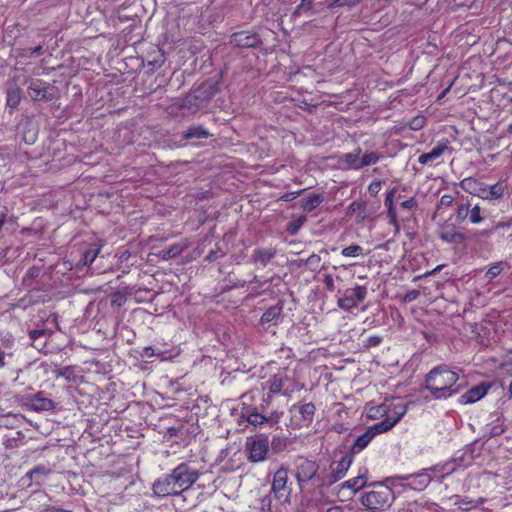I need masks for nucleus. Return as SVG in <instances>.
Masks as SVG:
<instances>
[{
    "mask_svg": "<svg viewBox=\"0 0 512 512\" xmlns=\"http://www.w3.org/2000/svg\"><path fill=\"white\" fill-rule=\"evenodd\" d=\"M458 380L457 372L446 365H440L426 375L424 390L428 391L434 399H447L459 392L458 388L453 389Z\"/></svg>",
    "mask_w": 512,
    "mask_h": 512,
    "instance_id": "nucleus-1",
    "label": "nucleus"
},
{
    "mask_svg": "<svg viewBox=\"0 0 512 512\" xmlns=\"http://www.w3.org/2000/svg\"><path fill=\"white\" fill-rule=\"evenodd\" d=\"M302 388L303 384L297 380L296 371L288 367L279 369L263 383V390L268 391V397L275 394L290 396Z\"/></svg>",
    "mask_w": 512,
    "mask_h": 512,
    "instance_id": "nucleus-2",
    "label": "nucleus"
},
{
    "mask_svg": "<svg viewBox=\"0 0 512 512\" xmlns=\"http://www.w3.org/2000/svg\"><path fill=\"white\" fill-rule=\"evenodd\" d=\"M360 501L370 512H383L392 505L394 494L387 485L376 483L362 494Z\"/></svg>",
    "mask_w": 512,
    "mask_h": 512,
    "instance_id": "nucleus-3",
    "label": "nucleus"
},
{
    "mask_svg": "<svg viewBox=\"0 0 512 512\" xmlns=\"http://www.w3.org/2000/svg\"><path fill=\"white\" fill-rule=\"evenodd\" d=\"M384 408L383 420L375 423L383 433L391 430L407 412L406 404L400 400L386 401L384 402Z\"/></svg>",
    "mask_w": 512,
    "mask_h": 512,
    "instance_id": "nucleus-4",
    "label": "nucleus"
},
{
    "mask_svg": "<svg viewBox=\"0 0 512 512\" xmlns=\"http://www.w3.org/2000/svg\"><path fill=\"white\" fill-rule=\"evenodd\" d=\"M352 463L353 456L346 454L339 461L332 462L329 467V472L319 474L317 479L322 486H331L346 476Z\"/></svg>",
    "mask_w": 512,
    "mask_h": 512,
    "instance_id": "nucleus-5",
    "label": "nucleus"
},
{
    "mask_svg": "<svg viewBox=\"0 0 512 512\" xmlns=\"http://www.w3.org/2000/svg\"><path fill=\"white\" fill-rule=\"evenodd\" d=\"M171 473L180 493L188 490L199 478V472L189 464L182 462Z\"/></svg>",
    "mask_w": 512,
    "mask_h": 512,
    "instance_id": "nucleus-6",
    "label": "nucleus"
},
{
    "mask_svg": "<svg viewBox=\"0 0 512 512\" xmlns=\"http://www.w3.org/2000/svg\"><path fill=\"white\" fill-rule=\"evenodd\" d=\"M248 459L251 462H262L269 450V439L264 435H256L247 439L245 444Z\"/></svg>",
    "mask_w": 512,
    "mask_h": 512,
    "instance_id": "nucleus-7",
    "label": "nucleus"
},
{
    "mask_svg": "<svg viewBox=\"0 0 512 512\" xmlns=\"http://www.w3.org/2000/svg\"><path fill=\"white\" fill-rule=\"evenodd\" d=\"M436 469L437 467L433 469H424L419 473L393 477L392 480L404 481L405 483L401 484L403 487L410 488L416 491H422L433 480L430 471H435Z\"/></svg>",
    "mask_w": 512,
    "mask_h": 512,
    "instance_id": "nucleus-8",
    "label": "nucleus"
},
{
    "mask_svg": "<svg viewBox=\"0 0 512 512\" xmlns=\"http://www.w3.org/2000/svg\"><path fill=\"white\" fill-rule=\"evenodd\" d=\"M271 491L280 502L286 503L289 501L291 488L288 486V472L286 469L280 468L275 472Z\"/></svg>",
    "mask_w": 512,
    "mask_h": 512,
    "instance_id": "nucleus-9",
    "label": "nucleus"
},
{
    "mask_svg": "<svg viewBox=\"0 0 512 512\" xmlns=\"http://www.w3.org/2000/svg\"><path fill=\"white\" fill-rule=\"evenodd\" d=\"M152 490L158 497L177 496L181 494L172 473L157 479L153 483Z\"/></svg>",
    "mask_w": 512,
    "mask_h": 512,
    "instance_id": "nucleus-10",
    "label": "nucleus"
},
{
    "mask_svg": "<svg viewBox=\"0 0 512 512\" xmlns=\"http://www.w3.org/2000/svg\"><path fill=\"white\" fill-rule=\"evenodd\" d=\"M382 433L383 432L380 431V429L375 424L369 426L363 434L359 435L355 439L353 445L351 446L349 455L353 456L359 454L371 443L375 436Z\"/></svg>",
    "mask_w": 512,
    "mask_h": 512,
    "instance_id": "nucleus-11",
    "label": "nucleus"
},
{
    "mask_svg": "<svg viewBox=\"0 0 512 512\" xmlns=\"http://www.w3.org/2000/svg\"><path fill=\"white\" fill-rule=\"evenodd\" d=\"M318 464L315 461L300 458L297 461L296 478L299 482H307L316 476Z\"/></svg>",
    "mask_w": 512,
    "mask_h": 512,
    "instance_id": "nucleus-12",
    "label": "nucleus"
},
{
    "mask_svg": "<svg viewBox=\"0 0 512 512\" xmlns=\"http://www.w3.org/2000/svg\"><path fill=\"white\" fill-rule=\"evenodd\" d=\"M230 43L237 47H255L259 43V37L255 33L241 31L231 36Z\"/></svg>",
    "mask_w": 512,
    "mask_h": 512,
    "instance_id": "nucleus-13",
    "label": "nucleus"
},
{
    "mask_svg": "<svg viewBox=\"0 0 512 512\" xmlns=\"http://www.w3.org/2000/svg\"><path fill=\"white\" fill-rule=\"evenodd\" d=\"M449 149V142L447 140L438 142L430 152L423 153L418 157V163L426 165L432 161L440 158Z\"/></svg>",
    "mask_w": 512,
    "mask_h": 512,
    "instance_id": "nucleus-14",
    "label": "nucleus"
},
{
    "mask_svg": "<svg viewBox=\"0 0 512 512\" xmlns=\"http://www.w3.org/2000/svg\"><path fill=\"white\" fill-rule=\"evenodd\" d=\"M459 186L470 195L477 196L481 199L485 191V183L473 177L464 178L460 181Z\"/></svg>",
    "mask_w": 512,
    "mask_h": 512,
    "instance_id": "nucleus-15",
    "label": "nucleus"
},
{
    "mask_svg": "<svg viewBox=\"0 0 512 512\" xmlns=\"http://www.w3.org/2000/svg\"><path fill=\"white\" fill-rule=\"evenodd\" d=\"M48 86L46 83L41 80L31 81L29 86L27 87V93L29 97L34 101H43L49 98L48 96Z\"/></svg>",
    "mask_w": 512,
    "mask_h": 512,
    "instance_id": "nucleus-16",
    "label": "nucleus"
},
{
    "mask_svg": "<svg viewBox=\"0 0 512 512\" xmlns=\"http://www.w3.org/2000/svg\"><path fill=\"white\" fill-rule=\"evenodd\" d=\"M282 315V306L275 305L268 308L260 319V324L262 326H276L279 324Z\"/></svg>",
    "mask_w": 512,
    "mask_h": 512,
    "instance_id": "nucleus-17",
    "label": "nucleus"
},
{
    "mask_svg": "<svg viewBox=\"0 0 512 512\" xmlns=\"http://www.w3.org/2000/svg\"><path fill=\"white\" fill-rule=\"evenodd\" d=\"M439 238L447 243H461L464 235L456 230L453 225L442 226L438 232Z\"/></svg>",
    "mask_w": 512,
    "mask_h": 512,
    "instance_id": "nucleus-18",
    "label": "nucleus"
},
{
    "mask_svg": "<svg viewBox=\"0 0 512 512\" xmlns=\"http://www.w3.org/2000/svg\"><path fill=\"white\" fill-rule=\"evenodd\" d=\"M506 191V185L502 182H497L493 185L485 184V191L482 196L483 200L493 201L503 198Z\"/></svg>",
    "mask_w": 512,
    "mask_h": 512,
    "instance_id": "nucleus-19",
    "label": "nucleus"
},
{
    "mask_svg": "<svg viewBox=\"0 0 512 512\" xmlns=\"http://www.w3.org/2000/svg\"><path fill=\"white\" fill-rule=\"evenodd\" d=\"M487 393L483 386H475L460 396L459 402L463 405L472 404L482 399Z\"/></svg>",
    "mask_w": 512,
    "mask_h": 512,
    "instance_id": "nucleus-20",
    "label": "nucleus"
},
{
    "mask_svg": "<svg viewBox=\"0 0 512 512\" xmlns=\"http://www.w3.org/2000/svg\"><path fill=\"white\" fill-rule=\"evenodd\" d=\"M189 247V242L184 240L179 243H175L171 245L168 249L162 250L159 253V256L163 260H170L179 256L183 251H185Z\"/></svg>",
    "mask_w": 512,
    "mask_h": 512,
    "instance_id": "nucleus-21",
    "label": "nucleus"
},
{
    "mask_svg": "<svg viewBox=\"0 0 512 512\" xmlns=\"http://www.w3.org/2000/svg\"><path fill=\"white\" fill-rule=\"evenodd\" d=\"M367 469H364L357 477H353L342 484L343 488L351 489L353 492H357L365 487L368 477Z\"/></svg>",
    "mask_w": 512,
    "mask_h": 512,
    "instance_id": "nucleus-22",
    "label": "nucleus"
},
{
    "mask_svg": "<svg viewBox=\"0 0 512 512\" xmlns=\"http://www.w3.org/2000/svg\"><path fill=\"white\" fill-rule=\"evenodd\" d=\"M22 99V90L16 84L11 85L6 93V105L9 108L15 109L19 106Z\"/></svg>",
    "mask_w": 512,
    "mask_h": 512,
    "instance_id": "nucleus-23",
    "label": "nucleus"
},
{
    "mask_svg": "<svg viewBox=\"0 0 512 512\" xmlns=\"http://www.w3.org/2000/svg\"><path fill=\"white\" fill-rule=\"evenodd\" d=\"M505 431V425H504V418L496 414L494 415V419H492L487 425H486V433L491 436H499Z\"/></svg>",
    "mask_w": 512,
    "mask_h": 512,
    "instance_id": "nucleus-24",
    "label": "nucleus"
},
{
    "mask_svg": "<svg viewBox=\"0 0 512 512\" xmlns=\"http://www.w3.org/2000/svg\"><path fill=\"white\" fill-rule=\"evenodd\" d=\"M49 474L50 469L39 465L28 471L26 473V477H28L31 481H34L37 485H41Z\"/></svg>",
    "mask_w": 512,
    "mask_h": 512,
    "instance_id": "nucleus-25",
    "label": "nucleus"
},
{
    "mask_svg": "<svg viewBox=\"0 0 512 512\" xmlns=\"http://www.w3.org/2000/svg\"><path fill=\"white\" fill-rule=\"evenodd\" d=\"M274 256V250L259 248L254 251L252 255V260L255 263H259L261 266H266Z\"/></svg>",
    "mask_w": 512,
    "mask_h": 512,
    "instance_id": "nucleus-26",
    "label": "nucleus"
},
{
    "mask_svg": "<svg viewBox=\"0 0 512 512\" xmlns=\"http://www.w3.org/2000/svg\"><path fill=\"white\" fill-rule=\"evenodd\" d=\"M315 410V405L311 402L298 407V412L301 415V425L307 426L312 422Z\"/></svg>",
    "mask_w": 512,
    "mask_h": 512,
    "instance_id": "nucleus-27",
    "label": "nucleus"
},
{
    "mask_svg": "<svg viewBox=\"0 0 512 512\" xmlns=\"http://www.w3.org/2000/svg\"><path fill=\"white\" fill-rule=\"evenodd\" d=\"M31 407L36 411H48L54 408V403L51 399L37 394L31 399Z\"/></svg>",
    "mask_w": 512,
    "mask_h": 512,
    "instance_id": "nucleus-28",
    "label": "nucleus"
},
{
    "mask_svg": "<svg viewBox=\"0 0 512 512\" xmlns=\"http://www.w3.org/2000/svg\"><path fill=\"white\" fill-rule=\"evenodd\" d=\"M324 200L321 194H312L301 202V207L305 212H311L316 209Z\"/></svg>",
    "mask_w": 512,
    "mask_h": 512,
    "instance_id": "nucleus-29",
    "label": "nucleus"
},
{
    "mask_svg": "<svg viewBox=\"0 0 512 512\" xmlns=\"http://www.w3.org/2000/svg\"><path fill=\"white\" fill-rule=\"evenodd\" d=\"M242 415L246 417L248 423H250L253 426L263 425L267 423V417L257 412L255 409H247L246 412L242 413Z\"/></svg>",
    "mask_w": 512,
    "mask_h": 512,
    "instance_id": "nucleus-30",
    "label": "nucleus"
},
{
    "mask_svg": "<svg viewBox=\"0 0 512 512\" xmlns=\"http://www.w3.org/2000/svg\"><path fill=\"white\" fill-rule=\"evenodd\" d=\"M358 301L354 298V295L350 290H346L342 297L338 299V306L343 310L349 311L354 307H357Z\"/></svg>",
    "mask_w": 512,
    "mask_h": 512,
    "instance_id": "nucleus-31",
    "label": "nucleus"
},
{
    "mask_svg": "<svg viewBox=\"0 0 512 512\" xmlns=\"http://www.w3.org/2000/svg\"><path fill=\"white\" fill-rule=\"evenodd\" d=\"M364 207L365 203L363 201H354L348 206L347 214H357L358 219L363 220L365 218Z\"/></svg>",
    "mask_w": 512,
    "mask_h": 512,
    "instance_id": "nucleus-32",
    "label": "nucleus"
},
{
    "mask_svg": "<svg viewBox=\"0 0 512 512\" xmlns=\"http://www.w3.org/2000/svg\"><path fill=\"white\" fill-rule=\"evenodd\" d=\"M344 161L352 169H361L360 150L345 154Z\"/></svg>",
    "mask_w": 512,
    "mask_h": 512,
    "instance_id": "nucleus-33",
    "label": "nucleus"
},
{
    "mask_svg": "<svg viewBox=\"0 0 512 512\" xmlns=\"http://www.w3.org/2000/svg\"><path fill=\"white\" fill-rule=\"evenodd\" d=\"M208 135H209L208 131L201 126L191 127L185 133V137L188 139H190V138L202 139V138H207Z\"/></svg>",
    "mask_w": 512,
    "mask_h": 512,
    "instance_id": "nucleus-34",
    "label": "nucleus"
},
{
    "mask_svg": "<svg viewBox=\"0 0 512 512\" xmlns=\"http://www.w3.org/2000/svg\"><path fill=\"white\" fill-rule=\"evenodd\" d=\"M506 264L504 262H496V263H493L492 265L489 266L487 272H486V277L489 279V280H492L494 278H496L497 276H499L501 274V272L503 271L504 269V266Z\"/></svg>",
    "mask_w": 512,
    "mask_h": 512,
    "instance_id": "nucleus-35",
    "label": "nucleus"
},
{
    "mask_svg": "<svg viewBox=\"0 0 512 512\" xmlns=\"http://www.w3.org/2000/svg\"><path fill=\"white\" fill-rule=\"evenodd\" d=\"M341 254L345 257H358L363 254V247L360 245H350L342 249Z\"/></svg>",
    "mask_w": 512,
    "mask_h": 512,
    "instance_id": "nucleus-36",
    "label": "nucleus"
},
{
    "mask_svg": "<svg viewBox=\"0 0 512 512\" xmlns=\"http://www.w3.org/2000/svg\"><path fill=\"white\" fill-rule=\"evenodd\" d=\"M383 415H385L384 403L371 406L367 410V416L371 419L383 418Z\"/></svg>",
    "mask_w": 512,
    "mask_h": 512,
    "instance_id": "nucleus-37",
    "label": "nucleus"
},
{
    "mask_svg": "<svg viewBox=\"0 0 512 512\" xmlns=\"http://www.w3.org/2000/svg\"><path fill=\"white\" fill-rule=\"evenodd\" d=\"M379 159L380 157L377 153H366L363 155L362 158H360L361 168L376 164L379 161Z\"/></svg>",
    "mask_w": 512,
    "mask_h": 512,
    "instance_id": "nucleus-38",
    "label": "nucleus"
},
{
    "mask_svg": "<svg viewBox=\"0 0 512 512\" xmlns=\"http://www.w3.org/2000/svg\"><path fill=\"white\" fill-rule=\"evenodd\" d=\"M469 220L472 224H479L483 221V216L481 215V208L479 205H475L469 210Z\"/></svg>",
    "mask_w": 512,
    "mask_h": 512,
    "instance_id": "nucleus-39",
    "label": "nucleus"
},
{
    "mask_svg": "<svg viewBox=\"0 0 512 512\" xmlns=\"http://www.w3.org/2000/svg\"><path fill=\"white\" fill-rule=\"evenodd\" d=\"M425 124L426 118L423 115H418L410 120L408 126L410 127V129L417 131L422 129L425 126Z\"/></svg>",
    "mask_w": 512,
    "mask_h": 512,
    "instance_id": "nucleus-40",
    "label": "nucleus"
},
{
    "mask_svg": "<svg viewBox=\"0 0 512 512\" xmlns=\"http://www.w3.org/2000/svg\"><path fill=\"white\" fill-rule=\"evenodd\" d=\"M469 208H470L469 202L462 204L458 207L457 213H456V220L458 222H463L469 216V210H470Z\"/></svg>",
    "mask_w": 512,
    "mask_h": 512,
    "instance_id": "nucleus-41",
    "label": "nucleus"
},
{
    "mask_svg": "<svg viewBox=\"0 0 512 512\" xmlns=\"http://www.w3.org/2000/svg\"><path fill=\"white\" fill-rule=\"evenodd\" d=\"M350 291L354 295V298L358 301V304L365 299L367 294V289L364 286H356Z\"/></svg>",
    "mask_w": 512,
    "mask_h": 512,
    "instance_id": "nucleus-42",
    "label": "nucleus"
},
{
    "mask_svg": "<svg viewBox=\"0 0 512 512\" xmlns=\"http://www.w3.org/2000/svg\"><path fill=\"white\" fill-rule=\"evenodd\" d=\"M283 415L282 411H273L269 416L267 417V424L269 426L277 425Z\"/></svg>",
    "mask_w": 512,
    "mask_h": 512,
    "instance_id": "nucleus-43",
    "label": "nucleus"
},
{
    "mask_svg": "<svg viewBox=\"0 0 512 512\" xmlns=\"http://www.w3.org/2000/svg\"><path fill=\"white\" fill-rule=\"evenodd\" d=\"M387 216L390 219V223L395 226V228L399 229V224L397 220V214L394 206L387 207Z\"/></svg>",
    "mask_w": 512,
    "mask_h": 512,
    "instance_id": "nucleus-44",
    "label": "nucleus"
},
{
    "mask_svg": "<svg viewBox=\"0 0 512 512\" xmlns=\"http://www.w3.org/2000/svg\"><path fill=\"white\" fill-rule=\"evenodd\" d=\"M381 187H382V185H381V181H379V180H374V181H372V182L370 183V185L368 186V192H369L371 195L375 196V195H377V194L380 192Z\"/></svg>",
    "mask_w": 512,
    "mask_h": 512,
    "instance_id": "nucleus-45",
    "label": "nucleus"
},
{
    "mask_svg": "<svg viewBox=\"0 0 512 512\" xmlns=\"http://www.w3.org/2000/svg\"><path fill=\"white\" fill-rule=\"evenodd\" d=\"M261 510H262V512H271L270 496L267 495L261 499Z\"/></svg>",
    "mask_w": 512,
    "mask_h": 512,
    "instance_id": "nucleus-46",
    "label": "nucleus"
},
{
    "mask_svg": "<svg viewBox=\"0 0 512 512\" xmlns=\"http://www.w3.org/2000/svg\"><path fill=\"white\" fill-rule=\"evenodd\" d=\"M382 342V337L378 335H371L367 338V345L370 347H376Z\"/></svg>",
    "mask_w": 512,
    "mask_h": 512,
    "instance_id": "nucleus-47",
    "label": "nucleus"
},
{
    "mask_svg": "<svg viewBox=\"0 0 512 512\" xmlns=\"http://www.w3.org/2000/svg\"><path fill=\"white\" fill-rule=\"evenodd\" d=\"M313 7L312 0H301V3L297 7V11H309Z\"/></svg>",
    "mask_w": 512,
    "mask_h": 512,
    "instance_id": "nucleus-48",
    "label": "nucleus"
},
{
    "mask_svg": "<svg viewBox=\"0 0 512 512\" xmlns=\"http://www.w3.org/2000/svg\"><path fill=\"white\" fill-rule=\"evenodd\" d=\"M397 189L396 188H393L391 189L387 194H386V198H385V206L386 207H391V206H394V195L396 193Z\"/></svg>",
    "mask_w": 512,
    "mask_h": 512,
    "instance_id": "nucleus-49",
    "label": "nucleus"
},
{
    "mask_svg": "<svg viewBox=\"0 0 512 512\" xmlns=\"http://www.w3.org/2000/svg\"><path fill=\"white\" fill-rule=\"evenodd\" d=\"M417 205V201L414 197L409 198L401 203V206L405 209H412Z\"/></svg>",
    "mask_w": 512,
    "mask_h": 512,
    "instance_id": "nucleus-50",
    "label": "nucleus"
},
{
    "mask_svg": "<svg viewBox=\"0 0 512 512\" xmlns=\"http://www.w3.org/2000/svg\"><path fill=\"white\" fill-rule=\"evenodd\" d=\"M324 284H325L326 288L330 291H333L335 289L334 279L331 275H325Z\"/></svg>",
    "mask_w": 512,
    "mask_h": 512,
    "instance_id": "nucleus-51",
    "label": "nucleus"
},
{
    "mask_svg": "<svg viewBox=\"0 0 512 512\" xmlns=\"http://www.w3.org/2000/svg\"><path fill=\"white\" fill-rule=\"evenodd\" d=\"M453 203V197L451 195L445 194L440 199V204L442 206H451Z\"/></svg>",
    "mask_w": 512,
    "mask_h": 512,
    "instance_id": "nucleus-52",
    "label": "nucleus"
},
{
    "mask_svg": "<svg viewBox=\"0 0 512 512\" xmlns=\"http://www.w3.org/2000/svg\"><path fill=\"white\" fill-rule=\"evenodd\" d=\"M360 2H361V0H336V5L337 6H344V5L352 6V5L358 4Z\"/></svg>",
    "mask_w": 512,
    "mask_h": 512,
    "instance_id": "nucleus-53",
    "label": "nucleus"
},
{
    "mask_svg": "<svg viewBox=\"0 0 512 512\" xmlns=\"http://www.w3.org/2000/svg\"><path fill=\"white\" fill-rule=\"evenodd\" d=\"M96 256H97V252H93V253L90 251L86 252L85 256H84L85 262L92 263L94 261V259L96 258Z\"/></svg>",
    "mask_w": 512,
    "mask_h": 512,
    "instance_id": "nucleus-54",
    "label": "nucleus"
},
{
    "mask_svg": "<svg viewBox=\"0 0 512 512\" xmlns=\"http://www.w3.org/2000/svg\"><path fill=\"white\" fill-rule=\"evenodd\" d=\"M419 295V292L416 291V290H413V291H410L409 293L406 294L405 296V300L406 301H413L415 300Z\"/></svg>",
    "mask_w": 512,
    "mask_h": 512,
    "instance_id": "nucleus-55",
    "label": "nucleus"
},
{
    "mask_svg": "<svg viewBox=\"0 0 512 512\" xmlns=\"http://www.w3.org/2000/svg\"><path fill=\"white\" fill-rule=\"evenodd\" d=\"M43 331L42 330H33L30 332V338L32 340H36L37 338H39L41 335H43Z\"/></svg>",
    "mask_w": 512,
    "mask_h": 512,
    "instance_id": "nucleus-56",
    "label": "nucleus"
},
{
    "mask_svg": "<svg viewBox=\"0 0 512 512\" xmlns=\"http://www.w3.org/2000/svg\"><path fill=\"white\" fill-rule=\"evenodd\" d=\"M144 356L146 357H152L154 356V349L152 347H146L144 348V353H143Z\"/></svg>",
    "mask_w": 512,
    "mask_h": 512,
    "instance_id": "nucleus-57",
    "label": "nucleus"
},
{
    "mask_svg": "<svg viewBox=\"0 0 512 512\" xmlns=\"http://www.w3.org/2000/svg\"><path fill=\"white\" fill-rule=\"evenodd\" d=\"M69 374H70V369L69 368H64V369L60 370L57 375L58 376H63V377L68 379L69 378Z\"/></svg>",
    "mask_w": 512,
    "mask_h": 512,
    "instance_id": "nucleus-58",
    "label": "nucleus"
},
{
    "mask_svg": "<svg viewBox=\"0 0 512 512\" xmlns=\"http://www.w3.org/2000/svg\"><path fill=\"white\" fill-rule=\"evenodd\" d=\"M326 512H343V509L340 506H333L328 508Z\"/></svg>",
    "mask_w": 512,
    "mask_h": 512,
    "instance_id": "nucleus-59",
    "label": "nucleus"
},
{
    "mask_svg": "<svg viewBox=\"0 0 512 512\" xmlns=\"http://www.w3.org/2000/svg\"><path fill=\"white\" fill-rule=\"evenodd\" d=\"M218 258L217 256V253L215 251H211L208 255H207V259L209 261H214Z\"/></svg>",
    "mask_w": 512,
    "mask_h": 512,
    "instance_id": "nucleus-60",
    "label": "nucleus"
},
{
    "mask_svg": "<svg viewBox=\"0 0 512 512\" xmlns=\"http://www.w3.org/2000/svg\"><path fill=\"white\" fill-rule=\"evenodd\" d=\"M5 365V353L0 349V367Z\"/></svg>",
    "mask_w": 512,
    "mask_h": 512,
    "instance_id": "nucleus-61",
    "label": "nucleus"
},
{
    "mask_svg": "<svg viewBox=\"0 0 512 512\" xmlns=\"http://www.w3.org/2000/svg\"><path fill=\"white\" fill-rule=\"evenodd\" d=\"M129 256H130V253H129L128 251H124V252L122 253V255H121V257H120V258H121L122 260H126V259H128V258H129Z\"/></svg>",
    "mask_w": 512,
    "mask_h": 512,
    "instance_id": "nucleus-62",
    "label": "nucleus"
},
{
    "mask_svg": "<svg viewBox=\"0 0 512 512\" xmlns=\"http://www.w3.org/2000/svg\"><path fill=\"white\" fill-rule=\"evenodd\" d=\"M28 275H30L31 277L35 276V275H36V269H34V268H33V269H30V270L28 271Z\"/></svg>",
    "mask_w": 512,
    "mask_h": 512,
    "instance_id": "nucleus-63",
    "label": "nucleus"
},
{
    "mask_svg": "<svg viewBox=\"0 0 512 512\" xmlns=\"http://www.w3.org/2000/svg\"><path fill=\"white\" fill-rule=\"evenodd\" d=\"M509 393H510V396L512 397V380H511V383L509 385Z\"/></svg>",
    "mask_w": 512,
    "mask_h": 512,
    "instance_id": "nucleus-64",
    "label": "nucleus"
}]
</instances>
